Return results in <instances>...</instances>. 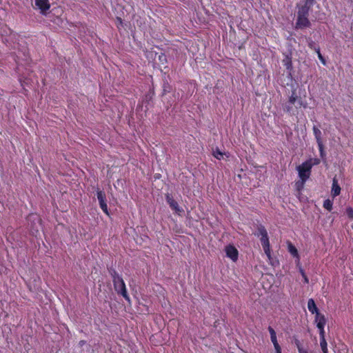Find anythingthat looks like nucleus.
<instances>
[{
    "label": "nucleus",
    "mask_w": 353,
    "mask_h": 353,
    "mask_svg": "<svg viewBox=\"0 0 353 353\" xmlns=\"http://www.w3.org/2000/svg\"><path fill=\"white\" fill-rule=\"evenodd\" d=\"M315 3L316 0H301L296 4L297 12L295 26L296 29H304L311 26L309 15Z\"/></svg>",
    "instance_id": "nucleus-1"
},
{
    "label": "nucleus",
    "mask_w": 353,
    "mask_h": 353,
    "mask_svg": "<svg viewBox=\"0 0 353 353\" xmlns=\"http://www.w3.org/2000/svg\"><path fill=\"white\" fill-rule=\"evenodd\" d=\"M303 107L307 108V103L304 102L302 98L297 95L296 90H292L291 95L284 106V111L290 114H295L296 110Z\"/></svg>",
    "instance_id": "nucleus-2"
},
{
    "label": "nucleus",
    "mask_w": 353,
    "mask_h": 353,
    "mask_svg": "<svg viewBox=\"0 0 353 353\" xmlns=\"http://www.w3.org/2000/svg\"><path fill=\"white\" fill-rule=\"evenodd\" d=\"M110 273L112 279L114 288L117 293L121 294L126 301H130V296L121 276L115 270H111Z\"/></svg>",
    "instance_id": "nucleus-3"
},
{
    "label": "nucleus",
    "mask_w": 353,
    "mask_h": 353,
    "mask_svg": "<svg viewBox=\"0 0 353 353\" xmlns=\"http://www.w3.org/2000/svg\"><path fill=\"white\" fill-rule=\"evenodd\" d=\"M255 236H260V241L263 249L267 257L271 259V248L269 241L268 234L264 225L259 224L257 225V232L254 234Z\"/></svg>",
    "instance_id": "nucleus-4"
},
{
    "label": "nucleus",
    "mask_w": 353,
    "mask_h": 353,
    "mask_svg": "<svg viewBox=\"0 0 353 353\" xmlns=\"http://www.w3.org/2000/svg\"><path fill=\"white\" fill-rule=\"evenodd\" d=\"M97 199L99 200V206H100L101 209L103 210V212L105 214L109 216L110 213H109L108 205H107L106 195H105V192L98 189L97 191Z\"/></svg>",
    "instance_id": "nucleus-5"
},
{
    "label": "nucleus",
    "mask_w": 353,
    "mask_h": 353,
    "mask_svg": "<svg viewBox=\"0 0 353 353\" xmlns=\"http://www.w3.org/2000/svg\"><path fill=\"white\" fill-rule=\"evenodd\" d=\"M297 170L300 179H303V180L309 179L311 173V165H307V163L303 162L297 168Z\"/></svg>",
    "instance_id": "nucleus-6"
},
{
    "label": "nucleus",
    "mask_w": 353,
    "mask_h": 353,
    "mask_svg": "<svg viewBox=\"0 0 353 353\" xmlns=\"http://www.w3.org/2000/svg\"><path fill=\"white\" fill-rule=\"evenodd\" d=\"M226 256L230 259L233 262H236L239 258V251L233 245H228L225 248Z\"/></svg>",
    "instance_id": "nucleus-7"
},
{
    "label": "nucleus",
    "mask_w": 353,
    "mask_h": 353,
    "mask_svg": "<svg viewBox=\"0 0 353 353\" xmlns=\"http://www.w3.org/2000/svg\"><path fill=\"white\" fill-rule=\"evenodd\" d=\"M166 201L170 208L174 210L176 214H181L183 212V210L179 207L178 203L169 194L166 195Z\"/></svg>",
    "instance_id": "nucleus-8"
},
{
    "label": "nucleus",
    "mask_w": 353,
    "mask_h": 353,
    "mask_svg": "<svg viewBox=\"0 0 353 353\" xmlns=\"http://www.w3.org/2000/svg\"><path fill=\"white\" fill-rule=\"evenodd\" d=\"M319 319L315 321L316 323V327L319 331V336L321 339H325V325L326 324V319L325 316H319Z\"/></svg>",
    "instance_id": "nucleus-9"
},
{
    "label": "nucleus",
    "mask_w": 353,
    "mask_h": 353,
    "mask_svg": "<svg viewBox=\"0 0 353 353\" xmlns=\"http://www.w3.org/2000/svg\"><path fill=\"white\" fill-rule=\"evenodd\" d=\"M307 308L312 314H315V321L319 319V316H324V314L319 312L314 301L312 299H310L307 301Z\"/></svg>",
    "instance_id": "nucleus-10"
},
{
    "label": "nucleus",
    "mask_w": 353,
    "mask_h": 353,
    "mask_svg": "<svg viewBox=\"0 0 353 353\" xmlns=\"http://www.w3.org/2000/svg\"><path fill=\"white\" fill-rule=\"evenodd\" d=\"M35 5L42 14H45L50 8L49 0H35Z\"/></svg>",
    "instance_id": "nucleus-11"
},
{
    "label": "nucleus",
    "mask_w": 353,
    "mask_h": 353,
    "mask_svg": "<svg viewBox=\"0 0 353 353\" xmlns=\"http://www.w3.org/2000/svg\"><path fill=\"white\" fill-rule=\"evenodd\" d=\"M341 188L338 183V181L336 177L332 179L331 195L333 198L339 196L341 193Z\"/></svg>",
    "instance_id": "nucleus-12"
},
{
    "label": "nucleus",
    "mask_w": 353,
    "mask_h": 353,
    "mask_svg": "<svg viewBox=\"0 0 353 353\" xmlns=\"http://www.w3.org/2000/svg\"><path fill=\"white\" fill-rule=\"evenodd\" d=\"M288 250L290 254L296 259V261L299 262L300 256L299 252L296 248L290 241L288 243Z\"/></svg>",
    "instance_id": "nucleus-13"
},
{
    "label": "nucleus",
    "mask_w": 353,
    "mask_h": 353,
    "mask_svg": "<svg viewBox=\"0 0 353 353\" xmlns=\"http://www.w3.org/2000/svg\"><path fill=\"white\" fill-rule=\"evenodd\" d=\"M268 329L270 332V339L272 343H273L274 347L276 348L278 347H281L277 341L276 334L275 330L271 326H269Z\"/></svg>",
    "instance_id": "nucleus-14"
},
{
    "label": "nucleus",
    "mask_w": 353,
    "mask_h": 353,
    "mask_svg": "<svg viewBox=\"0 0 353 353\" xmlns=\"http://www.w3.org/2000/svg\"><path fill=\"white\" fill-rule=\"evenodd\" d=\"M312 131L316 143H323L321 131L316 125L313 126Z\"/></svg>",
    "instance_id": "nucleus-15"
},
{
    "label": "nucleus",
    "mask_w": 353,
    "mask_h": 353,
    "mask_svg": "<svg viewBox=\"0 0 353 353\" xmlns=\"http://www.w3.org/2000/svg\"><path fill=\"white\" fill-rule=\"evenodd\" d=\"M307 179H300V180L296 181L295 183V189L299 192V194L301 193L302 190L304 188L305 183Z\"/></svg>",
    "instance_id": "nucleus-16"
},
{
    "label": "nucleus",
    "mask_w": 353,
    "mask_h": 353,
    "mask_svg": "<svg viewBox=\"0 0 353 353\" xmlns=\"http://www.w3.org/2000/svg\"><path fill=\"white\" fill-rule=\"evenodd\" d=\"M305 163H307V165H311L312 168L314 165H319L321 163V160L319 158H311L305 161Z\"/></svg>",
    "instance_id": "nucleus-17"
},
{
    "label": "nucleus",
    "mask_w": 353,
    "mask_h": 353,
    "mask_svg": "<svg viewBox=\"0 0 353 353\" xmlns=\"http://www.w3.org/2000/svg\"><path fill=\"white\" fill-rule=\"evenodd\" d=\"M333 202L330 199H327L323 201V206L325 209L330 212L332 210Z\"/></svg>",
    "instance_id": "nucleus-18"
},
{
    "label": "nucleus",
    "mask_w": 353,
    "mask_h": 353,
    "mask_svg": "<svg viewBox=\"0 0 353 353\" xmlns=\"http://www.w3.org/2000/svg\"><path fill=\"white\" fill-rule=\"evenodd\" d=\"M320 346L321 347L323 353H328L327 344L325 339H320Z\"/></svg>",
    "instance_id": "nucleus-19"
},
{
    "label": "nucleus",
    "mask_w": 353,
    "mask_h": 353,
    "mask_svg": "<svg viewBox=\"0 0 353 353\" xmlns=\"http://www.w3.org/2000/svg\"><path fill=\"white\" fill-rule=\"evenodd\" d=\"M318 145V148H319V153H320V157H321V159H325V156H326V154H325V150H324V145H323V143H317Z\"/></svg>",
    "instance_id": "nucleus-20"
},
{
    "label": "nucleus",
    "mask_w": 353,
    "mask_h": 353,
    "mask_svg": "<svg viewBox=\"0 0 353 353\" xmlns=\"http://www.w3.org/2000/svg\"><path fill=\"white\" fill-rule=\"evenodd\" d=\"M308 46L310 49L314 50L315 52H316L317 48H320L319 46L313 41L310 38L307 40Z\"/></svg>",
    "instance_id": "nucleus-21"
},
{
    "label": "nucleus",
    "mask_w": 353,
    "mask_h": 353,
    "mask_svg": "<svg viewBox=\"0 0 353 353\" xmlns=\"http://www.w3.org/2000/svg\"><path fill=\"white\" fill-rule=\"evenodd\" d=\"M213 156L219 159V160H221V159L223 158V153L221 152L219 149H216V150H214L213 152Z\"/></svg>",
    "instance_id": "nucleus-22"
},
{
    "label": "nucleus",
    "mask_w": 353,
    "mask_h": 353,
    "mask_svg": "<svg viewBox=\"0 0 353 353\" xmlns=\"http://www.w3.org/2000/svg\"><path fill=\"white\" fill-rule=\"evenodd\" d=\"M295 343L298 349L299 353H308V352L302 347L299 341L296 340Z\"/></svg>",
    "instance_id": "nucleus-23"
},
{
    "label": "nucleus",
    "mask_w": 353,
    "mask_h": 353,
    "mask_svg": "<svg viewBox=\"0 0 353 353\" xmlns=\"http://www.w3.org/2000/svg\"><path fill=\"white\" fill-rule=\"evenodd\" d=\"M316 54L318 55V58L319 59V60L321 61V62L323 64V65H325L326 64V61H325V58L323 57V56L321 54V50H320V48H317L316 49Z\"/></svg>",
    "instance_id": "nucleus-24"
},
{
    "label": "nucleus",
    "mask_w": 353,
    "mask_h": 353,
    "mask_svg": "<svg viewBox=\"0 0 353 353\" xmlns=\"http://www.w3.org/2000/svg\"><path fill=\"white\" fill-rule=\"evenodd\" d=\"M346 213L350 219H353V208L352 207L346 208Z\"/></svg>",
    "instance_id": "nucleus-25"
},
{
    "label": "nucleus",
    "mask_w": 353,
    "mask_h": 353,
    "mask_svg": "<svg viewBox=\"0 0 353 353\" xmlns=\"http://www.w3.org/2000/svg\"><path fill=\"white\" fill-rule=\"evenodd\" d=\"M301 273L302 276L304 279V282L305 283H309V279H308L307 276H306L305 273L304 272V271L303 270H301Z\"/></svg>",
    "instance_id": "nucleus-26"
},
{
    "label": "nucleus",
    "mask_w": 353,
    "mask_h": 353,
    "mask_svg": "<svg viewBox=\"0 0 353 353\" xmlns=\"http://www.w3.org/2000/svg\"><path fill=\"white\" fill-rule=\"evenodd\" d=\"M285 65H286V68H287L288 70L291 69V68H292V62H291V61H290H290H288V63H287Z\"/></svg>",
    "instance_id": "nucleus-27"
},
{
    "label": "nucleus",
    "mask_w": 353,
    "mask_h": 353,
    "mask_svg": "<svg viewBox=\"0 0 353 353\" xmlns=\"http://www.w3.org/2000/svg\"><path fill=\"white\" fill-rule=\"evenodd\" d=\"M274 349H275L276 353H282L281 352V347H276Z\"/></svg>",
    "instance_id": "nucleus-28"
},
{
    "label": "nucleus",
    "mask_w": 353,
    "mask_h": 353,
    "mask_svg": "<svg viewBox=\"0 0 353 353\" xmlns=\"http://www.w3.org/2000/svg\"><path fill=\"white\" fill-rule=\"evenodd\" d=\"M162 58H163L164 60H166L165 56H164V55L159 56V59L160 60H161Z\"/></svg>",
    "instance_id": "nucleus-29"
},
{
    "label": "nucleus",
    "mask_w": 353,
    "mask_h": 353,
    "mask_svg": "<svg viewBox=\"0 0 353 353\" xmlns=\"http://www.w3.org/2000/svg\"><path fill=\"white\" fill-rule=\"evenodd\" d=\"M117 21H119V23H120V24H121V23H122V19H121V18H120V17H117Z\"/></svg>",
    "instance_id": "nucleus-30"
},
{
    "label": "nucleus",
    "mask_w": 353,
    "mask_h": 353,
    "mask_svg": "<svg viewBox=\"0 0 353 353\" xmlns=\"http://www.w3.org/2000/svg\"><path fill=\"white\" fill-rule=\"evenodd\" d=\"M84 343H85V341H81L79 342V344H80L81 345H83Z\"/></svg>",
    "instance_id": "nucleus-31"
}]
</instances>
